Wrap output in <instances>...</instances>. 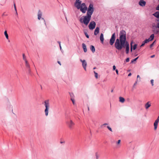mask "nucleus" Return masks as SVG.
Returning <instances> with one entry per match:
<instances>
[{
    "instance_id": "7ed1b4c3",
    "label": "nucleus",
    "mask_w": 159,
    "mask_h": 159,
    "mask_svg": "<svg viewBox=\"0 0 159 159\" xmlns=\"http://www.w3.org/2000/svg\"><path fill=\"white\" fill-rule=\"evenodd\" d=\"M93 11L94 8L93 5L92 3H90L88 8H87V14L91 16Z\"/></svg>"
},
{
    "instance_id": "5fc2aeb1",
    "label": "nucleus",
    "mask_w": 159,
    "mask_h": 159,
    "mask_svg": "<svg viewBox=\"0 0 159 159\" xmlns=\"http://www.w3.org/2000/svg\"><path fill=\"white\" fill-rule=\"evenodd\" d=\"M57 43H59V45H61V42L60 41H58Z\"/></svg>"
},
{
    "instance_id": "b1692460",
    "label": "nucleus",
    "mask_w": 159,
    "mask_h": 159,
    "mask_svg": "<svg viewBox=\"0 0 159 159\" xmlns=\"http://www.w3.org/2000/svg\"><path fill=\"white\" fill-rule=\"evenodd\" d=\"M90 49L93 53L95 52V48L92 45L90 46Z\"/></svg>"
},
{
    "instance_id": "dca6fc26",
    "label": "nucleus",
    "mask_w": 159,
    "mask_h": 159,
    "mask_svg": "<svg viewBox=\"0 0 159 159\" xmlns=\"http://www.w3.org/2000/svg\"><path fill=\"white\" fill-rule=\"evenodd\" d=\"M154 34H153L150 35V36L149 37V38H148V39H147L148 40V41L149 42L150 41H152L153 39L154 38Z\"/></svg>"
},
{
    "instance_id": "e433bc0d",
    "label": "nucleus",
    "mask_w": 159,
    "mask_h": 159,
    "mask_svg": "<svg viewBox=\"0 0 159 159\" xmlns=\"http://www.w3.org/2000/svg\"><path fill=\"white\" fill-rule=\"evenodd\" d=\"M38 19L39 20H40V10H39L38 11Z\"/></svg>"
},
{
    "instance_id": "052dcab7",
    "label": "nucleus",
    "mask_w": 159,
    "mask_h": 159,
    "mask_svg": "<svg viewBox=\"0 0 159 159\" xmlns=\"http://www.w3.org/2000/svg\"><path fill=\"white\" fill-rule=\"evenodd\" d=\"M14 7H16V5H15V3H14Z\"/></svg>"
},
{
    "instance_id": "f3484780",
    "label": "nucleus",
    "mask_w": 159,
    "mask_h": 159,
    "mask_svg": "<svg viewBox=\"0 0 159 159\" xmlns=\"http://www.w3.org/2000/svg\"><path fill=\"white\" fill-rule=\"evenodd\" d=\"M152 15L157 19H159V11L156 12Z\"/></svg>"
},
{
    "instance_id": "20e7f679",
    "label": "nucleus",
    "mask_w": 159,
    "mask_h": 159,
    "mask_svg": "<svg viewBox=\"0 0 159 159\" xmlns=\"http://www.w3.org/2000/svg\"><path fill=\"white\" fill-rule=\"evenodd\" d=\"M44 106L45 107V109L44 110L45 115L47 116L48 115V111L49 108V101L47 100L44 101Z\"/></svg>"
},
{
    "instance_id": "2f4dec72",
    "label": "nucleus",
    "mask_w": 159,
    "mask_h": 159,
    "mask_svg": "<svg viewBox=\"0 0 159 159\" xmlns=\"http://www.w3.org/2000/svg\"><path fill=\"white\" fill-rule=\"evenodd\" d=\"M137 45L136 44H134L133 48L134 50L136 49Z\"/></svg>"
},
{
    "instance_id": "6e6552de",
    "label": "nucleus",
    "mask_w": 159,
    "mask_h": 159,
    "mask_svg": "<svg viewBox=\"0 0 159 159\" xmlns=\"http://www.w3.org/2000/svg\"><path fill=\"white\" fill-rule=\"evenodd\" d=\"M81 2V1L80 0H76L74 5L77 9H79L80 8Z\"/></svg>"
},
{
    "instance_id": "393cba45",
    "label": "nucleus",
    "mask_w": 159,
    "mask_h": 159,
    "mask_svg": "<svg viewBox=\"0 0 159 159\" xmlns=\"http://www.w3.org/2000/svg\"><path fill=\"white\" fill-rule=\"evenodd\" d=\"M41 16H42V14L40 13V20L42 21L44 23V24L46 26V27H47L45 21L43 18L41 17Z\"/></svg>"
},
{
    "instance_id": "9b49d317",
    "label": "nucleus",
    "mask_w": 159,
    "mask_h": 159,
    "mask_svg": "<svg viewBox=\"0 0 159 159\" xmlns=\"http://www.w3.org/2000/svg\"><path fill=\"white\" fill-rule=\"evenodd\" d=\"M69 128L70 129H72L73 128V126L74 125V123L71 120H70L69 122L67 123Z\"/></svg>"
},
{
    "instance_id": "6ab92c4d",
    "label": "nucleus",
    "mask_w": 159,
    "mask_h": 159,
    "mask_svg": "<svg viewBox=\"0 0 159 159\" xmlns=\"http://www.w3.org/2000/svg\"><path fill=\"white\" fill-rule=\"evenodd\" d=\"M82 46L84 49V52H87V49L86 48V46L85 44L84 43H82Z\"/></svg>"
},
{
    "instance_id": "c9c22d12",
    "label": "nucleus",
    "mask_w": 159,
    "mask_h": 159,
    "mask_svg": "<svg viewBox=\"0 0 159 159\" xmlns=\"http://www.w3.org/2000/svg\"><path fill=\"white\" fill-rule=\"evenodd\" d=\"M94 74H95V76L96 78H98V74L97 73L95 72V71H94Z\"/></svg>"
},
{
    "instance_id": "5701e85b",
    "label": "nucleus",
    "mask_w": 159,
    "mask_h": 159,
    "mask_svg": "<svg viewBox=\"0 0 159 159\" xmlns=\"http://www.w3.org/2000/svg\"><path fill=\"white\" fill-rule=\"evenodd\" d=\"M26 69L27 70V72L28 74V75H31L32 73L30 67L29 68H26Z\"/></svg>"
},
{
    "instance_id": "423d86ee",
    "label": "nucleus",
    "mask_w": 159,
    "mask_h": 159,
    "mask_svg": "<svg viewBox=\"0 0 159 159\" xmlns=\"http://www.w3.org/2000/svg\"><path fill=\"white\" fill-rule=\"evenodd\" d=\"M116 39V35L114 33L112 34L111 38L110 40L109 43L111 45H113Z\"/></svg>"
},
{
    "instance_id": "1a4fd4ad",
    "label": "nucleus",
    "mask_w": 159,
    "mask_h": 159,
    "mask_svg": "<svg viewBox=\"0 0 159 159\" xmlns=\"http://www.w3.org/2000/svg\"><path fill=\"white\" fill-rule=\"evenodd\" d=\"M80 61L82 63V65L85 71L86 70L87 63L86 61L85 60H82L81 59H80Z\"/></svg>"
},
{
    "instance_id": "bb28decb",
    "label": "nucleus",
    "mask_w": 159,
    "mask_h": 159,
    "mask_svg": "<svg viewBox=\"0 0 159 159\" xmlns=\"http://www.w3.org/2000/svg\"><path fill=\"white\" fill-rule=\"evenodd\" d=\"M4 35L5 36V37L6 39H8V35L7 33V31L6 30L4 32Z\"/></svg>"
},
{
    "instance_id": "4468645a",
    "label": "nucleus",
    "mask_w": 159,
    "mask_h": 159,
    "mask_svg": "<svg viewBox=\"0 0 159 159\" xmlns=\"http://www.w3.org/2000/svg\"><path fill=\"white\" fill-rule=\"evenodd\" d=\"M151 106V104L150 101L147 102L145 105L146 109H148Z\"/></svg>"
},
{
    "instance_id": "bf43d9fd",
    "label": "nucleus",
    "mask_w": 159,
    "mask_h": 159,
    "mask_svg": "<svg viewBox=\"0 0 159 159\" xmlns=\"http://www.w3.org/2000/svg\"><path fill=\"white\" fill-rule=\"evenodd\" d=\"M14 9H15V10L16 11V7H14Z\"/></svg>"
},
{
    "instance_id": "603ef678",
    "label": "nucleus",
    "mask_w": 159,
    "mask_h": 159,
    "mask_svg": "<svg viewBox=\"0 0 159 159\" xmlns=\"http://www.w3.org/2000/svg\"><path fill=\"white\" fill-rule=\"evenodd\" d=\"M137 79L138 78H139V79H140V76H139V75H137Z\"/></svg>"
},
{
    "instance_id": "49530a36",
    "label": "nucleus",
    "mask_w": 159,
    "mask_h": 159,
    "mask_svg": "<svg viewBox=\"0 0 159 159\" xmlns=\"http://www.w3.org/2000/svg\"><path fill=\"white\" fill-rule=\"evenodd\" d=\"M108 125V124H107V123H104V124H103V125H101V127H102L103 126L106 125Z\"/></svg>"
},
{
    "instance_id": "aec40b11",
    "label": "nucleus",
    "mask_w": 159,
    "mask_h": 159,
    "mask_svg": "<svg viewBox=\"0 0 159 159\" xmlns=\"http://www.w3.org/2000/svg\"><path fill=\"white\" fill-rule=\"evenodd\" d=\"M149 42L148 41V40L147 39H145L143 42L142 43L141 45L140 46V47H142L145 44L147 43H148Z\"/></svg>"
},
{
    "instance_id": "7c9ffc66",
    "label": "nucleus",
    "mask_w": 159,
    "mask_h": 159,
    "mask_svg": "<svg viewBox=\"0 0 159 159\" xmlns=\"http://www.w3.org/2000/svg\"><path fill=\"white\" fill-rule=\"evenodd\" d=\"M133 43V41H131L130 43V51L131 52L133 50V45L132 44Z\"/></svg>"
},
{
    "instance_id": "58836bf2",
    "label": "nucleus",
    "mask_w": 159,
    "mask_h": 159,
    "mask_svg": "<svg viewBox=\"0 0 159 159\" xmlns=\"http://www.w3.org/2000/svg\"><path fill=\"white\" fill-rule=\"evenodd\" d=\"M137 82H138V79H137L136 80V81L135 83L134 84V85H133V87H134L137 84Z\"/></svg>"
},
{
    "instance_id": "0e129e2a",
    "label": "nucleus",
    "mask_w": 159,
    "mask_h": 159,
    "mask_svg": "<svg viewBox=\"0 0 159 159\" xmlns=\"http://www.w3.org/2000/svg\"><path fill=\"white\" fill-rule=\"evenodd\" d=\"M16 14L17 15V11H16Z\"/></svg>"
},
{
    "instance_id": "f704fd0d",
    "label": "nucleus",
    "mask_w": 159,
    "mask_h": 159,
    "mask_svg": "<svg viewBox=\"0 0 159 159\" xmlns=\"http://www.w3.org/2000/svg\"><path fill=\"white\" fill-rule=\"evenodd\" d=\"M95 156L96 157V159H98L99 156L98 154V153L97 152H96L95 153Z\"/></svg>"
},
{
    "instance_id": "a18cd8bd",
    "label": "nucleus",
    "mask_w": 159,
    "mask_h": 159,
    "mask_svg": "<svg viewBox=\"0 0 159 159\" xmlns=\"http://www.w3.org/2000/svg\"><path fill=\"white\" fill-rule=\"evenodd\" d=\"M156 27H157L158 29H159V23H157V24L156 25Z\"/></svg>"
},
{
    "instance_id": "c03bdc74",
    "label": "nucleus",
    "mask_w": 159,
    "mask_h": 159,
    "mask_svg": "<svg viewBox=\"0 0 159 159\" xmlns=\"http://www.w3.org/2000/svg\"><path fill=\"white\" fill-rule=\"evenodd\" d=\"M156 10H157L159 11V4L156 7Z\"/></svg>"
},
{
    "instance_id": "37998d69",
    "label": "nucleus",
    "mask_w": 159,
    "mask_h": 159,
    "mask_svg": "<svg viewBox=\"0 0 159 159\" xmlns=\"http://www.w3.org/2000/svg\"><path fill=\"white\" fill-rule=\"evenodd\" d=\"M129 61V57L127 58L125 60L126 62H128Z\"/></svg>"
},
{
    "instance_id": "4be33fe9",
    "label": "nucleus",
    "mask_w": 159,
    "mask_h": 159,
    "mask_svg": "<svg viewBox=\"0 0 159 159\" xmlns=\"http://www.w3.org/2000/svg\"><path fill=\"white\" fill-rule=\"evenodd\" d=\"M125 52L126 54H128L129 52V44L125 47Z\"/></svg>"
},
{
    "instance_id": "39448f33",
    "label": "nucleus",
    "mask_w": 159,
    "mask_h": 159,
    "mask_svg": "<svg viewBox=\"0 0 159 159\" xmlns=\"http://www.w3.org/2000/svg\"><path fill=\"white\" fill-rule=\"evenodd\" d=\"M152 32L155 34H157L159 33V30L157 29V27H156L155 24L153 23L152 24Z\"/></svg>"
},
{
    "instance_id": "774afa93",
    "label": "nucleus",
    "mask_w": 159,
    "mask_h": 159,
    "mask_svg": "<svg viewBox=\"0 0 159 159\" xmlns=\"http://www.w3.org/2000/svg\"><path fill=\"white\" fill-rule=\"evenodd\" d=\"M96 69V67H94L93 68V69Z\"/></svg>"
},
{
    "instance_id": "6e6d98bb",
    "label": "nucleus",
    "mask_w": 159,
    "mask_h": 159,
    "mask_svg": "<svg viewBox=\"0 0 159 159\" xmlns=\"http://www.w3.org/2000/svg\"><path fill=\"white\" fill-rule=\"evenodd\" d=\"M156 21H157L158 22L157 23H159V19H158L156 20Z\"/></svg>"
},
{
    "instance_id": "8fccbe9b",
    "label": "nucleus",
    "mask_w": 159,
    "mask_h": 159,
    "mask_svg": "<svg viewBox=\"0 0 159 159\" xmlns=\"http://www.w3.org/2000/svg\"><path fill=\"white\" fill-rule=\"evenodd\" d=\"M115 70H116V74L118 75V70L116 69Z\"/></svg>"
},
{
    "instance_id": "09e8293b",
    "label": "nucleus",
    "mask_w": 159,
    "mask_h": 159,
    "mask_svg": "<svg viewBox=\"0 0 159 159\" xmlns=\"http://www.w3.org/2000/svg\"><path fill=\"white\" fill-rule=\"evenodd\" d=\"M120 140H119L117 143V144H120Z\"/></svg>"
},
{
    "instance_id": "13d9d810",
    "label": "nucleus",
    "mask_w": 159,
    "mask_h": 159,
    "mask_svg": "<svg viewBox=\"0 0 159 159\" xmlns=\"http://www.w3.org/2000/svg\"><path fill=\"white\" fill-rule=\"evenodd\" d=\"M59 47H60V50H61V45H59Z\"/></svg>"
},
{
    "instance_id": "e2e57ef3",
    "label": "nucleus",
    "mask_w": 159,
    "mask_h": 159,
    "mask_svg": "<svg viewBox=\"0 0 159 159\" xmlns=\"http://www.w3.org/2000/svg\"><path fill=\"white\" fill-rule=\"evenodd\" d=\"M113 89H112L111 91V92H113Z\"/></svg>"
},
{
    "instance_id": "f257e3e1",
    "label": "nucleus",
    "mask_w": 159,
    "mask_h": 159,
    "mask_svg": "<svg viewBox=\"0 0 159 159\" xmlns=\"http://www.w3.org/2000/svg\"><path fill=\"white\" fill-rule=\"evenodd\" d=\"M129 44L126 40L125 31L124 30L120 31L119 33V38L116 40L115 43V48L119 51H120Z\"/></svg>"
},
{
    "instance_id": "338daca9",
    "label": "nucleus",
    "mask_w": 159,
    "mask_h": 159,
    "mask_svg": "<svg viewBox=\"0 0 159 159\" xmlns=\"http://www.w3.org/2000/svg\"><path fill=\"white\" fill-rule=\"evenodd\" d=\"M60 143H63V142H60Z\"/></svg>"
},
{
    "instance_id": "a211bd4d",
    "label": "nucleus",
    "mask_w": 159,
    "mask_h": 159,
    "mask_svg": "<svg viewBox=\"0 0 159 159\" xmlns=\"http://www.w3.org/2000/svg\"><path fill=\"white\" fill-rule=\"evenodd\" d=\"M100 39L101 41V42L102 43H103V41L104 40L103 34L102 33H101L100 34Z\"/></svg>"
},
{
    "instance_id": "ea45409f",
    "label": "nucleus",
    "mask_w": 159,
    "mask_h": 159,
    "mask_svg": "<svg viewBox=\"0 0 159 159\" xmlns=\"http://www.w3.org/2000/svg\"><path fill=\"white\" fill-rule=\"evenodd\" d=\"M150 81H151V83L152 84V86H153L154 85V84H153L154 80L152 79Z\"/></svg>"
},
{
    "instance_id": "9d476101",
    "label": "nucleus",
    "mask_w": 159,
    "mask_h": 159,
    "mask_svg": "<svg viewBox=\"0 0 159 159\" xmlns=\"http://www.w3.org/2000/svg\"><path fill=\"white\" fill-rule=\"evenodd\" d=\"M159 122V116L155 120L154 123V129L156 130L157 128L158 123Z\"/></svg>"
},
{
    "instance_id": "c756f323",
    "label": "nucleus",
    "mask_w": 159,
    "mask_h": 159,
    "mask_svg": "<svg viewBox=\"0 0 159 159\" xmlns=\"http://www.w3.org/2000/svg\"><path fill=\"white\" fill-rule=\"evenodd\" d=\"M23 59L24 61H27L26 59V57L25 56V54H23Z\"/></svg>"
},
{
    "instance_id": "69168bd1",
    "label": "nucleus",
    "mask_w": 159,
    "mask_h": 159,
    "mask_svg": "<svg viewBox=\"0 0 159 159\" xmlns=\"http://www.w3.org/2000/svg\"><path fill=\"white\" fill-rule=\"evenodd\" d=\"M66 21H67V18H66Z\"/></svg>"
},
{
    "instance_id": "f8f14e48",
    "label": "nucleus",
    "mask_w": 159,
    "mask_h": 159,
    "mask_svg": "<svg viewBox=\"0 0 159 159\" xmlns=\"http://www.w3.org/2000/svg\"><path fill=\"white\" fill-rule=\"evenodd\" d=\"M80 9L83 13H85L87 10V7H82L81 6Z\"/></svg>"
},
{
    "instance_id": "864d4df0",
    "label": "nucleus",
    "mask_w": 159,
    "mask_h": 159,
    "mask_svg": "<svg viewBox=\"0 0 159 159\" xmlns=\"http://www.w3.org/2000/svg\"><path fill=\"white\" fill-rule=\"evenodd\" d=\"M131 75V73H130L128 75V76H130Z\"/></svg>"
},
{
    "instance_id": "0eeeda50",
    "label": "nucleus",
    "mask_w": 159,
    "mask_h": 159,
    "mask_svg": "<svg viewBox=\"0 0 159 159\" xmlns=\"http://www.w3.org/2000/svg\"><path fill=\"white\" fill-rule=\"evenodd\" d=\"M96 25V23L94 21H92L89 23V27L90 30H92L94 29Z\"/></svg>"
},
{
    "instance_id": "79ce46f5",
    "label": "nucleus",
    "mask_w": 159,
    "mask_h": 159,
    "mask_svg": "<svg viewBox=\"0 0 159 159\" xmlns=\"http://www.w3.org/2000/svg\"><path fill=\"white\" fill-rule=\"evenodd\" d=\"M81 6H84V7H86V5L85 4V3H81Z\"/></svg>"
},
{
    "instance_id": "ddd939ff",
    "label": "nucleus",
    "mask_w": 159,
    "mask_h": 159,
    "mask_svg": "<svg viewBox=\"0 0 159 159\" xmlns=\"http://www.w3.org/2000/svg\"><path fill=\"white\" fill-rule=\"evenodd\" d=\"M146 2L143 0H140L139 3V5L142 7L145 6L146 5Z\"/></svg>"
},
{
    "instance_id": "a878e982",
    "label": "nucleus",
    "mask_w": 159,
    "mask_h": 159,
    "mask_svg": "<svg viewBox=\"0 0 159 159\" xmlns=\"http://www.w3.org/2000/svg\"><path fill=\"white\" fill-rule=\"evenodd\" d=\"M125 99L124 98L122 97H119V101L121 102V103H123L125 101Z\"/></svg>"
},
{
    "instance_id": "473e14b6",
    "label": "nucleus",
    "mask_w": 159,
    "mask_h": 159,
    "mask_svg": "<svg viewBox=\"0 0 159 159\" xmlns=\"http://www.w3.org/2000/svg\"><path fill=\"white\" fill-rule=\"evenodd\" d=\"M156 42V40L154 41L150 45V48H152V46H153L155 43Z\"/></svg>"
},
{
    "instance_id": "c85d7f7f",
    "label": "nucleus",
    "mask_w": 159,
    "mask_h": 159,
    "mask_svg": "<svg viewBox=\"0 0 159 159\" xmlns=\"http://www.w3.org/2000/svg\"><path fill=\"white\" fill-rule=\"evenodd\" d=\"M139 57H136L134 59H132L131 61V63H134V61H136V60L138 59Z\"/></svg>"
},
{
    "instance_id": "680f3d73",
    "label": "nucleus",
    "mask_w": 159,
    "mask_h": 159,
    "mask_svg": "<svg viewBox=\"0 0 159 159\" xmlns=\"http://www.w3.org/2000/svg\"><path fill=\"white\" fill-rule=\"evenodd\" d=\"M88 111H89V107H88Z\"/></svg>"
},
{
    "instance_id": "2eb2a0df",
    "label": "nucleus",
    "mask_w": 159,
    "mask_h": 159,
    "mask_svg": "<svg viewBox=\"0 0 159 159\" xmlns=\"http://www.w3.org/2000/svg\"><path fill=\"white\" fill-rule=\"evenodd\" d=\"M100 29L99 27H97L94 30V34L96 35L99 32Z\"/></svg>"
},
{
    "instance_id": "de8ad7c7",
    "label": "nucleus",
    "mask_w": 159,
    "mask_h": 159,
    "mask_svg": "<svg viewBox=\"0 0 159 159\" xmlns=\"http://www.w3.org/2000/svg\"><path fill=\"white\" fill-rule=\"evenodd\" d=\"M116 66L114 65L113 66V70H116Z\"/></svg>"
},
{
    "instance_id": "a19ab883",
    "label": "nucleus",
    "mask_w": 159,
    "mask_h": 159,
    "mask_svg": "<svg viewBox=\"0 0 159 159\" xmlns=\"http://www.w3.org/2000/svg\"><path fill=\"white\" fill-rule=\"evenodd\" d=\"M70 99L71 100V101H72L73 104L74 105H75V100H74V98Z\"/></svg>"
},
{
    "instance_id": "3c124183",
    "label": "nucleus",
    "mask_w": 159,
    "mask_h": 159,
    "mask_svg": "<svg viewBox=\"0 0 159 159\" xmlns=\"http://www.w3.org/2000/svg\"><path fill=\"white\" fill-rule=\"evenodd\" d=\"M155 56V55H152L150 57H151V58H153V57H154Z\"/></svg>"
},
{
    "instance_id": "4d7b16f0",
    "label": "nucleus",
    "mask_w": 159,
    "mask_h": 159,
    "mask_svg": "<svg viewBox=\"0 0 159 159\" xmlns=\"http://www.w3.org/2000/svg\"><path fill=\"white\" fill-rule=\"evenodd\" d=\"M58 64H59L60 65H61V63L60 62V61H58Z\"/></svg>"
},
{
    "instance_id": "cd10ccee",
    "label": "nucleus",
    "mask_w": 159,
    "mask_h": 159,
    "mask_svg": "<svg viewBox=\"0 0 159 159\" xmlns=\"http://www.w3.org/2000/svg\"><path fill=\"white\" fill-rule=\"evenodd\" d=\"M69 93L70 97V99L74 98V95L72 93L69 92Z\"/></svg>"
},
{
    "instance_id": "4c0bfd02",
    "label": "nucleus",
    "mask_w": 159,
    "mask_h": 159,
    "mask_svg": "<svg viewBox=\"0 0 159 159\" xmlns=\"http://www.w3.org/2000/svg\"><path fill=\"white\" fill-rule=\"evenodd\" d=\"M107 128L111 131L112 132L111 128L110 126H107Z\"/></svg>"
},
{
    "instance_id": "f03ea898",
    "label": "nucleus",
    "mask_w": 159,
    "mask_h": 159,
    "mask_svg": "<svg viewBox=\"0 0 159 159\" xmlns=\"http://www.w3.org/2000/svg\"><path fill=\"white\" fill-rule=\"evenodd\" d=\"M91 16L86 14L85 16H83L80 19L79 21L81 23H83L86 25H87L89 22Z\"/></svg>"
},
{
    "instance_id": "72a5a7b5",
    "label": "nucleus",
    "mask_w": 159,
    "mask_h": 159,
    "mask_svg": "<svg viewBox=\"0 0 159 159\" xmlns=\"http://www.w3.org/2000/svg\"><path fill=\"white\" fill-rule=\"evenodd\" d=\"M84 34L85 35L86 37L87 38H89V35L86 32H84Z\"/></svg>"
},
{
    "instance_id": "412c9836",
    "label": "nucleus",
    "mask_w": 159,
    "mask_h": 159,
    "mask_svg": "<svg viewBox=\"0 0 159 159\" xmlns=\"http://www.w3.org/2000/svg\"><path fill=\"white\" fill-rule=\"evenodd\" d=\"M25 62L26 68H29L30 67V65L27 61H25Z\"/></svg>"
}]
</instances>
